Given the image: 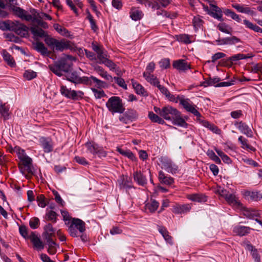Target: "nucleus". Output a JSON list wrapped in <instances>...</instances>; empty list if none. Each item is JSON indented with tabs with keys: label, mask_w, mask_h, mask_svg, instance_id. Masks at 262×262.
<instances>
[{
	"label": "nucleus",
	"mask_w": 262,
	"mask_h": 262,
	"mask_svg": "<svg viewBox=\"0 0 262 262\" xmlns=\"http://www.w3.org/2000/svg\"><path fill=\"white\" fill-rule=\"evenodd\" d=\"M54 28L61 35L63 36H68V31L64 28L62 27L59 24H54Z\"/></svg>",
	"instance_id": "obj_62"
},
{
	"label": "nucleus",
	"mask_w": 262,
	"mask_h": 262,
	"mask_svg": "<svg viewBox=\"0 0 262 262\" xmlns=\"http://www.w3.org/2000/svg\"><path fill=\"white\" fill-rule=\"evenodd\" d=\"M215 151L217 155L222 158V160L226 163L230 164L232 162L231 159L222 150L215 148Z\"/></svg>",
	"instance_id": "obj_56"
},
{
	"label": "nucleus",
	"mask_w": 262,
	"mask_h": 262,
	"mask_svg": "<svg viewBox=\"0 0 262 262\" xmlns=\"http://www.w3.org/2000/svg\"><path fill=\"white\" fill-rule=\"evenodd\" d=\"M159 232L162 235L166 242L169 244H172V238L169 235L168 232L164 227H160L159 228Z\"/></svg>",
	"instance_id": "obj_51"
},
{
	"label": "nucleus",
	"mask_w": 262,
	"mask_h": 262,
	"mask_svg": "<svg viewBox=\"0 0 262 262\" xmlns=\"http://www.w3.org/2000/svg\"><path fill=\"white\" fill-rule=\"evenodd\" d=\"M24 77L27 80H30L36 77V73L31 70H27L24 73Z\"/></svg>",
	"instance_id": "obj_64"
},
{
	"label": "nucleus",
	"mask_w": 262,
	"mask_h": 262,
	"mask_svg": "<svg viewBox=\"0 0 262 262\" xmlns=\"http://www.w3.org/2000/svg\"><path fill=\"white\" fill-rule=\"evenodd\" d=\"M113 79H114L116 83L123 89L126 90L127 89V85L123 78L118 77H114V78L113 77Z\"/></svg>",
	"instance_id": "obj_63"
},
{
	"label": "nucleus",
	"mask_w": 262,
	"mask_h": 262,
	"mask_svg": "<svg viewBox=\"0 0 262 262\" xmlns=\"http://www.w3.org/2000/svg\"><path fill=\"white\" fill-rule=\"evenodd\" d=\"M75 60L76 58L75 57L71 55H64L63 57L60 58L57 62L64 72H68L72 65L71 62H69V61Z\"/></svg>",
	"instance_id": "obj_12"
},
{
	"label": "nucleus",
	"mask_w": 262,
	"mask_h": 262,
	"mask_svg": "<svg viewBox=\"0 0 262 262\" xmlns=\"http://www.w3.org/2000/svg\"><path fill=\"white\" fill-rule=\"evenodd\" d=\"M148 117L152 122L158 123L160 124H164L165 123L163 118L157 113L155 114L152 112H149L148 114Z\"/></svg>",
	"instance_id": "obj_39"
},
{
	"label": "nucleus",
	"mask_w": 262,
	"mask_h": 262,
	"mask_svg": "<svg viewBox=\"0 0 262 262\" xmlns=\"http://www.w3.org/2000/svg\"><path fill=\"white\" fill-rule=\"evenodd\" d=\"M143 77L145 78L146 80L149 82L151 84H152L155 86H157L158 84H159V81L158 79L157 78L152 74H150L148 75H143Z\"/></svg>",
	"instance_id": "obj_50"
},
{
	"label": "nucleus",
	"mask_w": 262,
	"mask_h": 262,
	"mask_svg": "<svg viewBox=\"0 0 262 262\" xmlns=\"http://www.w3.org/2000/svg\"><path fill=\"white\" fill-rule=\"evenodd\" d=\"M118 182L120 188H130L132 187V179L127 176H121L118 180Z\"/></svg>",
	"instance_id": "obj_25"
},
{
	"label": "nucleus",
	"mask_w": 262,
	"mask_h": 262,
	"mask_svg": "<svg viewBox=\"0 0 262 262\" xmlns=\"http://www.w3.org/2000/svg\"><path fill=\"white\" fill-rule=\"evenodd\" d=\"M159 203L155 200L151 199L145 205V209L150 212H155L158 208Z\"/></svg>",
	"instance_id": "obj_34"
},
{
	"label": "nucleus",
	"mask_w": 262,
	"mask_h": 262,
	"mask_svg": "<svg viewBox=\"0 0 262 262\" xmlns=\"http://www.w3.org/2000/svg\"><path fill=\"white\" fill-rule=\"evenodd\" d=\"M191 205L188 204L184 205H177L173 208L172 211L176 214L185 213L190 211Z\"/></svg>",
	"instance_id": "obj_28"
},
{
	"label": "nucleus",
	"mask_w": 262,
	"mask_h": 262,
	"mask_svg": "<svg viewBox=\"0 0 262 262\" xmlns=\"http://www.w3.org/2000/svg\"><path fill=\"white\" fill-rule=\"evenodd\" d=\"M85 230V224L83 221L77 218L72 219L68 228V231L71 236L78 237L84 232Z\"/></svg>",
	"instance_id": "obj_4"
},
{
	"label": "nucleus",
	"mask_w": 262,
	"mask_h": 262,
	"mask_svg": "<svg viewBox=\"0 0 262 262\" xmlns=\"http://www.w3.org/2000/svg\"><path fill=\"white\" fill-rule=\"evenodd\" d=\"M29 238L33 243L35 248L38 250H41L44 248L43 243L40 240V238L36 235L34 232H31L29 235Z\"/></svg>",
	"instance_id": "obj_23"
},
{
	"label": "nucleus",
	"mask_w": 262,
	"mask_h": 262,
	"mask_svg": "<svg viewBox=\"0 0 262 262\" xmlns=\"http://www.w3.org/2000/svg\"><path fill=\"white\" fill-rule=\"evenodd\" d=\"M47 245H48V252L51 255L55 254L59 246L53 240L52 238L46 239Z\"/></svg>",
	"instance_id": "obj_32"
},
{
	"label": "nucleus",
	"mask_w": 262,
	"mask_h": 262,
	"mask_svg": "<svg viewBox=\"0 0 262 262\" xmlns=\"http://www.w3.org/2000/svg\"><path fill=\"white\" fill-rule=\"evenodd\" d=\"M91 85H94L98 88H104L106 86V83L96 77L91 76Z\"/></svg>",
	"instance_id": "obj_44"
},
{
	"label": "nucleus",
	"mask_w": 262,
	"mask_h": 262,
	"mask_svg": "<svg viewBox=\"0 0 262 262\" xmlns=\"http://www.w3.org/2000/svg\"><path fill=\"white\" fill-rule=\"evenodd\" d=\"M211 8V12H209V15L220 21H223V14L222 10L217 6L210 4Z\"/></svg>",
	"instance_id": "obj_18"
},
{
	"label": "nucleus",
	"mask_w": 262,
	"mask_h": 262,
	"mask_svg": "<svg viewBox=\"0 0 262 262\" xmlns=\"http://www.w3.org/2000/svg\"><path fill=\"white\" fill-rule=\"evenodd\" d=\"M48 208L47 209L46 216L47 220L52 222L53 223H56L57 221V214L53 210H48Z\"/></svg>",
	"instance_id": "obj_53"
},
{
	"label": "nucleus",
	"mask_w": 262,
	"mask_h": 262,
	"mask_svg": "<svg viewBox=\"0 0 262 262\" xmlns=\"http://www.w3.org/2000/svg\"><path fill=\"white\" fill-rule=\"evenodd\" d=\"M187 198L193 202H205L206 201V197L201 194L195 193L189 194L187 195Z\"/></svg>",
	"instance_id": "obj_40"
},
{
	"label": "nucleus",
	"mask_w": 262,
	"mask_h": 262,
	"mask_svg": "<svg viewBox=\"0 0 262 262\" xmlns=\"http://www.w3.org/2000/svg\"><path fill=\"white\" fill-rule=\"evenodd\" d=\"M158 178L160 183L165 185H170L174 182L173 178L170 176H166L162 170L159 172Z\"/></svg>",
	"instance_id": "obj_29"
},
{
	"label": "nucleus",
	"mask_w": 262,
	"mask_h": 262,
	"mask_svg": "<svg viewBox=\"0 0 262 262\" xmlns=\"http://www.w3.org/2000/svg\"><path fill=\"white\" fill-rule=\"evenodd\" d=\"M110 69L111 71H115L117 75H119V70L117 66L109 59H107L103 63Z\"/></svg>",
	"instance_id": "obj_52"
},
{
	"label": "nucleus",
	"mask_w": 262,
	"mask_h": 262,
	"mask_svg": "<svg viewBox=\"0 0 262 262\" xmlns=\"http://www.w3.org/2000/svg\"><path fill=\"white\" fill-rule=\"evenodd\" d=\"M154 110L156 113L160 115L163 119H164L166 120H172L173 117L179 114V111L177 109L168 105L163 106L162 108L155 106Z\"/></svg>",
	"instance_id": "obj_7"
},
{
	"label": "nucleus",
	"mask_w": 262,
	"mask_h": 262,
	"mask_svg": "<svg viewBox=\"0 0 262 262\" xmlns=\"http://www.w3.org/2000/svg\"><path fill=\"white\" fill-rule=\"evenodd\" d=\"M49 68L52 72L58 76H62L63 72H64L57 62L54 64L49 65Z\"/></svg>",
	"instance_id": "obj_45"
},
{
	"label": "nucleus",
	"mask_w": 262,
	"mask_h": 262,
	"mask_svg": "<svg viewBox=\"0 0 262 262\" xmlns=\"http://www.w3.org/2000/svg\"><path fill=\"white\" fill-rule=\"evenodd\" d=\"M129 14L130 18L135 21L140 20L143 15L141 11L135 7L132 8Z\"/></svg>",
	"instance_id": "obj_37"
},
{
	"label": "nucleus",
	"mask_w": 262,
	"mask_h": 262,
	"mask_svg": "<svg viewBox=\"0 0 262 262\" xmlns=\"http://www.w3.org/2000/svg\"><path fill=\"white\" fill-rule=\"evenodd\" d=\"M173 67L180 71H185L190 69L188 63L183 59L174 61L173 63Z\"/></svg>",
	"instance_id": "obj_24"
},
{
	"label": "nucleus",
	"mask_w": 262,
	"mask_h": 262,
	"mask_svg": "<svg viewBox=\"0 0 262 262\" xmlns=\"http://www.w3.org/2000/svg\"><path fill=\"white\" fill-rule=\"evenodd\" d=\"M225 200L234 209L243 208V204L234 194L230 193L227 196H226Z\"/></svg>",
	"instance_id": "obj_15"
},
{
	"label": "nucleus",
	"mask_w": 262,
	"mask_h": 262,
	"mask_svg": "<svg viewBox=\"0 0 262 262\" xmlns=\"http://www.w3.org/2000/svg\"><path fill=\"white\" fill-rule=\"evenodd\" d=\"M94 71L97 73L100 76L107 80L112 81L113 77L111 75L104 70V69L98 65L93 66Z\"/></svg>",
	"instance_id": "obj_27"
},
{
	"label": "nucleus",
	"mask_w": 262,
	"mask_h": 262,
	"mask_svg": "<svg viewBox=\"0 0 262 262\" xmlns=\"http://www.w3.org/2000/svg\"><path fill=\"white\" fill-rule=\"evenodd\" d=\"M125 114L131 121L136 120L138 117L137 112L134 110H128Z\"/></svg>",
	"instance_id": "obj_61"
},
{
	"label": "nucleus",
	"mask_w": 262,
	"mask_h": 262,
	"mask_svg": "<svg viewBox=\"0 0 262 262\" xmlns=\"http://www.w3.org/2000/svg\"><path fill=\"white\" fill-rule=\"evenodd\" d=\"M106 106L112 114H122L125 111L122 100L118 96H112L106 102Z\"/></svg>",
	"instance_id": "obj_3"
},
{
	"label": "nucleus",
	"mask_w": 262,
	"mask_h": 262,
	"mask_svg": "<svg viewBox=\"0 0 262 262\" xmlns=\"http://www.w3.org/2000/svg\"><path fill=\"white\" fill-rule=\"evenodd\" d=\"M9 10L14 15L20 18L21 20L27 21L34 23L35 21L38 19L42 20L44 18V15H42V13H39L35 9H30L29 12L20 7L10 5Z\"/></svg>",
	"instance_id": "obj_1"
},
{
	"label": "nucleus",
	"mask_w": 262,
	"mask_h": 262,
	"mask_svg": "<svg viewBox=\"0 0 262 262\" xmlns=\"http://www.w3.org/2000/svg\"><path fill=\"white\" fill-rule=\"evenodd\" d=\"M173 125H176L179 126L183 127L184 128H187L188 124L185 122L181 116V113L179 111V114L172 118V120H170Z\"/></svg>",
	"instance_id": "obj_30"
},
{
	"label": "nucleus",
	"mask_w": 262,
	"mask_h": 262,
	"mask_svg": "<svg viewBox=\"0 0 262 262\" xmlns=\"http://www.w3.org/2000/svg\"><path fill=\"white\" fill-rule=\"evenodd\" d=\"M97 59L99 60L98 62L99 63L103 64L108 58L106 52L102 50L101 51L97 53L96 59Z\"/></svg>",
	"instance_id": "obj_54"
},
{
	"label": "nucleus",
	"mask_w": 262,
	"mask_h": 262,
	"mask_svg": "<svg viewBox=\"0 0 262 262\" xmlns=\"http://www.w3.org/2000/svg\"><path fill=\"white\" fill-rule=\"evenodd\" d=\"M33 45L34 49L42 55L49 56L50 55L51 52L48 50L42 42L37 41L34 43Z\"/></svg>",
	"instance_id": "obj_21"
},
{
	"label": "nucleus",
	"mask_w": 262,
	"mask_h": 262,
	"mask_svg": "<svg viewBox=\"0 0 262 262\" xmlns=\"http://www.w3.org/2000/svg\"><path fill=\"white\" fill-rule=\"evenodd\" d=\"M117 151L122 155L124 156L133 161H137V159L134 154L129 150H123L120 148H117Z\"/></svg>",
	"instance_id": "obj_43"
},
{
	"label": "nucleus",
	"mask_w": 262,
	"mask_h": 262,
	"mask_svg": "<svg viewBox=\"0 0 262 262\" xmlns=\"http://www.w3.org/2000/svg\"><path fill=\"white\" fill-rule=\"evenodd\" d=\"M192 36L188 34H182L176 35V39L180 42L185 44H189L192 42L191 37Z\"/></svg>",
	"instance_id": "obj_42"
},
{
	"label": "nucleus",
	"mask_w": 262,
	"mask_h": 262,
	"mask_svg": "<svg viewBox=\"0 0 262 262\" xmlns=\"http://www.w3.org/2000/svg\"><path fill=\"white\" fill-rule=\"evenodd\" d=\"M238 210L243 211V214L249 219H254V217L257 216L259 214L257 211L247 208L243 205V208H238Z\"/></svg>",
	"instance_id": "obj_33"
},
{
	"label": "nucleus",
	"mask_w": 262,
	"mask_h": 262,
	"mask_svg": "<svg viewBox=\"0 0 262 262\" xmlns=\"http://www.w3.org/2000/svg\"><path fill=\"white\" fill-rule=\"evenodd\" d=\"M199 120L202 124V125H203L204 127L206 128H208L213 133H215L216 134H220L221 130L217 128V126H215L212 124L210 123L209 122L206 120H201L200 118L199 119Z\"/></svg>",
	"instance_id": "obj_38"
},
{
	"label": "nucleus",
	"mask_w": 262,
	"mask_h": 262,
	"mask_svg": "<svg viewBox=\"0 0 262 262\" xmlns=\"http://www.w3.org/2000/svg\"><path fill=\"white\" fill-rule=\"evenodd\" d=\"M17 21L16 20L12 21L10 20L1 21H0V29L3 31H14Z\"/></svg>",
	"instance_id": "obj_17"
},
{
	"label": "nucleus",
	"mask_w": 262,
	"mask_h": 262,
	"mask_svg": "<svg viewBox=\"0 0 262 262\" xmlns=\"http://www.w3.org/2000/svg\"><path fill=\"white\" fill-rule=\"evenodd\" d=\"M67 79L74 83L79 82L80 77L75 72L69 73L67 76Z\"/></svg>",
	"instance_id": "obj_58"
},
{
	"label": "nucleus",
	"mask_w": 262,
	"mask_h": 262,
	"mask_svg": "<svg viewBox=\"0 0 262 262\" xmlns=\"http://www.w3.org/2000/svg\"><path fill=\"white\" fill-rule=\"evenodd\" d=\"M161 167L168 173L174 174L179 173L180 169L171 159L167 156H161L159 158Z\"/></svg>",
	"instance_id": "obj_6"
},
{
	"label": "nucleus",
	"mask_w": 262,
	"mask_h": 262,
	"mask_svg": "<svg viewBox=\"0 0 262 262\" xmlns=\"http://www.w3.org/2000/svg\"><path fill=\"white\" fill-rule=\"evenodd\" d=\"M30 31L34 37H44L45 39L46 37L50 36L46 32L37 26H31Z\"/></svg>",
	"instance_id": "obj_26"
},
{
	"label": "nucleus",
	"mask_w": 262,
	"mask_h": 262,
	"mask_svg": "<svg viewBox=\"0 0 262 262\" xmlns=\"http://www.w3.org/2000/svg\"><path fill=\"white\" fill-rule=\"evenodd\" d=\"M217 29L222 32L227 34H231L232 29L225 23H219L217 26Z\"/></svg>",
	"instance_id": "obj_47"
},
{
	"label": "nucleus",
	"mask_w": 262,
	"mask_h": 262,
	"mask_svg": "<svg viewBox=\"0 0 262 262\" xmlns=\"http://www.w3.org/2000/svg\"><path fill=\"white\" fill-rule=\"evenodd\" d=\"M240 42V39L235 36L223 38L219 37L213 41V44L217 46L233 45Z\"/></svg>",
	"instance_id": "obj_10"
},
{
	"label": "nucleus",
	"mask_w": 262,
	"mask_h": 262,
	"mask_svg": "<svg viewBox=\"0 0 262 262\" xmlns=\"http://www.w3.org/2000/svg\"><path fill=\"white\" fill-rule=\"evenodd\" d=\"M180 103L187 112L191 113L197 117L198 119L201 117V114L196 109V106L193 104L189 99H182L180 101Z\"/></svg>",
	"instance_id": "obj_11"
},
{
	"label": "nucleus",
	"mask_w": 262,
	"mask_h": 262,
	"mask_svg": "<svg viewBox=\"0 0 262 262\" xmlns=\"http://www.w3.org/2000/svg\"><path fill=\"white\" fill-rule=\"evenodd\" d=\"M28 29L26 25L17 21L14 32L21 37H26L28 35Z\"/></svg>",
	"instance_id": "obj_19"
},
{
	"label": "nucleus",
	"mask_w": 262,
	"mask_h": 262,
	"mask_svg": "<svg viewBox=\"0 0 262 262\" xmlns=\"http://www.w3.org/2000/svg\"><path fill=\"white\" fill-rule=\"evenodd\" d=\"M39 143L45 152L49 153L53 151V142L51 138L41 137L39 138Z\"/></svg>",
	"instance_id": "obj_14"
},
{
	"label": "nucleus",
	"mask_w": 262,
	"mask_h": 262,
	"mask_svg": "<svg viewBox=\"0 0 262 262\" xmlns=\"http://www.w3.org/2000/svg\"><path fill=\"white\" fill-rule=\"evenodd\" d=\"M11 152L15 153L17 155L25 168H26L28 172H31L32 160L31 158L26 155L25 150L19 146H15L12 148Z\"/></svg>",
	"instance_id": "obj_5"
},
{
	"label": "nucleus",
	"mask_w": 262,
	"mask_h": 262,
	"mask_svg": "<svg viewBox=\"0 0 262 262\" xmlns=\"http://www.w3.org/2000/svg\"><path fill=\"white\" fill-rule=\"evenodd\" d=\"M60 92L62 95L69 99L73 100H78L83 97L84 93L82 91H76L68 89L66 86L61 85L60 89Z\"/></svg>",
	"instance_id": "obj_8"
},
{
	"label": "nucleus",
	"mask_w": 262,
	"mask_h": 262,
	"mask_svg": "<svg viewBox=\"0 0 262 262\" xmlns=\"http://www.w3.org/2000/svg\"><path fill=\"white\" fill-rule=\"evenodd\" d=\"M252 229L249 227L237 225L233 228V232L237 235L245 236L250 232Z\"/></svg>",
	"instance_id": "obj_22"
},
{
	"label": "nucleus",
	"mask_w": 262,
	"mask_h": 262,
	"mask_svg": "<svg viewBox=\"0 0 262 262\" xmlns=\"http://www.w3.org/2000/svg\"><path fill=\"white\" fill-rule=\"evenodd\" d=\"M132 83L133 86L137 94L143 96L147 95L146 91L142 85L134 80H132Z\"/></svg>",
	"instance_id": "obj_36"
},
{
	"label": "nucleus",
	"mask_w": 262,
	"mask_h": 262,
	"mask_svg": "<svg viewBox=\"0 0 262 262\" xmlns=\"http://www.w3.org/2000/svg\"><path fill=\"white\" fill-rule=\"evenodd\" d=\"M232 7L235 9L238 12L247 14H252L253 11L249 7H245L244 5H241L237 4H232Z\"/></svg>",
	"instance_id": "obj_41"
},
{
	"label": "nucleus",
	"mask_w": 262,
	"mask_h": 262,
	"mask_svg": "<svg viewBox=\"0 0 262 262\" xmlns=\"http://www.w3.org/2000/svg\"><path fill=\"white\" fill-rule=\"evenodd\" d=\"M234 125L240 130V132L248 137H252L253 133L251 129L245 123L243 122H235Z\"/></svg>",
	"instance_id": "obj_16"
},
{
	"label": "nucleus",
	"mask_w": 262,
	"mask_h": 262,
	"mask_svg": "<svg viewBox=\"0 0 262 262\" xmlns=\"http://www.w3.org/2000/svg\"><path fill=\"white\" fill-rule=\"evenodd\" d=\"M207 155L216 164H220L221 161L220 158L215 155L214 152L212 150H208L207 151Z\"/></svg>",
	"instance_id": "obj_59"
},
{
	"label": "nucleus",
	"mask_w": 262,
	"mask_h": 262,
	"mask_svg": "<svg viewBox=\"0 0 262 262\" xmlns=\"http://www.w3.org/2000/svg\"><path fill=\"white\" fill-rule=\"evenodd\" d=\"M44 231L46 235V239H48L52 238L55 232V229L51 224L49 223L44 227Z\"/></svg>",
	"instance_id": "obj_46"
},
{
	"label": "nucleus",
	"mask_w": 262,
	"mask_h": 262,
	"mask_svg": "<svg viewBox=\"0 0 262 262\" xmlns=\"http://www.w3.org/2000/svg\"><path fill=\"white\" fill-rule=\"evenodd\" d=\"M157 86L160 92L164 94L170 101H174V96L171 95L169 91L163 85L158 84Z\"/></svg>",
	"instance_id": "obj_48"
},
{
	"label": "nucleus",
	"mask_w": 262,
	"mask_h": 262,
	"mask_svg": "<svg viewBox=\"0 0 262 262\" xmlns=\"http://www.w3.org/2000/svg\"><path fill=\"white\" fill-rule=\"evenodd\" d=\"M250 56H247L246 55L243 54H237L234 55L230 57L229 58L228 60L230 61L232 63L234 61H236L241 59H245L249 58Z\"/></svg>",
	"instance_id": "obj_57"
},
{
	"label": "nucleus",
	"mask_w": 262,
	"mask_h": 262,
	"mask_svg": "<svg viewBox=\"0 0 262 262\" xmlns=\"http://www.w3.org/2000/svg\"><path fill=\"white\" fill-rule=\"evenodd\" d=\"M244 195L246 196L249 197L251 200L255 201H257L262 198L261 194L257 191H246Z\"/></svg>",
	"instance_id": "obj_49"
},
{
	"label": "nucleus",
	"mask_w": 262,
	"mask_h": 262,
	"mask_svg": "<svg viewBox=\"0 0 262 262\" xmlns=\"http://www.w3.org/2000/svg\"><path fill=\"white\" fill-rule=\"evenodd\" d=\"M245 249L250 252L255 262H261L260 252L261 251L260 249H256L249 242L246 244Z\"/></svg>",
	"instance_id": "obj_13"
},
{
	"label": "nucleus",
	"mask_w": 262,
	"mask_h": 262,
	"mask_svg": "<svg viewBox=\"0 0 262 262\" xmlns=\"http://www.w3.org/2000/svg\"><path fill=\"white\" fill-rule=\"evenodd\" d=\"M85 146L88 150L94 155H97L100 158L105 157L106 156V151L97 144L88 142L85 143Z\"/></svg>",
	"instance_id": "obj_9"
},
{
	"label": "nucleus",
	"mask_w": 262,
	"mask_h": 262,
	"mask_svg": "<svg viewBox=\"0 0 262 262\" xmlns=\"http://www.w3.org/2000/svg\"><path fill=\"white\" fill-rule=\"evenodd\" d=\"M2 56L5 61L8 65L11 67H14L16 66V63L14 59L12 56L6 50H3L2 52Z\"/></svg>",
	"instance_id": "obj_35"
},
{
	"label": "nucleus",
	"mask_w": 262,
	"mask_h": 262,
	"mask_svg": "<svg viewBox=\"0 0 262 262\" xmlns=\"http://www.w3.org/2000/svg\"><path fill=\"white\" fill-rule=\"evenodd\" d=\"M134 181L136 182L138 185L144 186L147 183V179L145 176L140 171H135L133 173Z\"/></svg>",
	"instance_id": "obj_31"
},
{
	"label": "nucleus",
	"mask_w": 262,
	"mask_h": 262,
	"mask_svg": "<svg viewBox=\"0 0 262 262\" xmlns=\"http://www.w3.org/2000/svg\"><path fill=\"white\" fill-rule=\"evenodd\" d=\"M46 44L53 51L63 52L66 50H75V46L72 41L66 39H57L51 36H47L44 39Z\"/></svg>",
	"instance_id": "obj_2"
},
{
	"label": "nucleus",
	"mask_w": 262,
	"mask_h": 262,
	"mask_svg": "<svg viewBox=\"0 0 262 262\" xmlns=\"http://www.w3.org/2000/svg\"><path fill=\"white\" fill-rule=\"evenodd\" d=\"M192 23L195 30L200 28L203 25V20L199 16H194Z\"/></svg>",
	"instance_id": "obj_60"
},
{
	"label": "nucleus",
	"mask_w": 262,
	"mask_h": 262,
	"mask_svg": "<svg viewBox=\"0 0 262 262\" xmlns=\"http://www.w3.org/2000/svg\"><path fill=\"white\" fill-rule=\"evenodd\" d=\"M9 110V105L6 103H4L2 100H0V114L4 120L9 119L11 114Z\"/></svg>",
	"instance_id": "obj_20"
},
{
	"label": "nucleus",
	"mask_w": 262,
	"mask_h": 262,
	"mask_svg": "<svg viewBox=\"0 0 262 262\" xmlns=\"http://www.w3.org/2000/svg\"><path fill=\"white\" fill-rule=\"evenodd\" d=\"M220 81V79L217 77L209 78L208 79L203 82L202 85L204 87H207L210 85H213L219 83Z\"/></svg>",
	"instance_id": "obj_55"
}]
</instances>
